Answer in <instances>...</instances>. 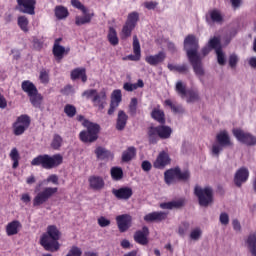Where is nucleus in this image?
<instances>
[{"instance_id": "f257e3e1", "label": "nucleus", "mask_w": 256, "mask_h": 256, "mask_svg": "<svg viewBox=\"0 0 256 256\" xmlns=\"http://www.w3.org/2000/svg\"><path fill=\"white\" fill-rule=\"evenodd\" d=\"M184 49L194 69L195 75H197V77H203V75H205V70L203 69V64L201 63V56L197 52L199 49V42L197 38H195L193 35L187 36L184 40Z\"/></svg>"}, {"instance_id": "f03ea898", "label": "nucleus", "mask_w": 256, "mask_h": 256, "mask_svg": "<svg viewBox=\"0 0 256 256\" xmlns=\"http://www.w3.org/2000/svg\"><path fill=\"white\" fill-rule=\"evenodd\" d=\"M58 239H61V232L57 226L50 225L47 228V233L41 237L40 243L46 251L54 253V251H59Z\"/></svg>"}, {"instance_id": "7ed1b4c3", "label": "nucleus", "mask_w": 256, "mask_h": 256, "mask_svg": "<svg viewBox=\"0 0 256 256\" xmlns=\"http://www.w3.org/2000/svg\"><path fill=\"white\" fill-rule=\"evenodd\" d=\"M61 163H63V156H61V154L53 156L43 154L35 157L31 161L33 167H42L43 169H55V167H59Z\"/></svg>"}, {"instance_id": "20e7f679", "label": "nucleus", "mask_w": 256, "mask_h": 256, "mask_svg": "<svg viewBox=\"0 0 256 256\" xmlns=\"http://www.w3.org/2000/svg\"><path fill=\"white\" fill-rule=\"evenodd\" d=\"M224 147H233V141L227 130H221L216 134V141L212 144L210 153L218 159Z\"/></svg>"}, {"instance_id": "39448f33", "label": "nucleus", "mask_w": 256, "mask_h": 256, "mask_svg": "<svg viewBox=\"0 0 256 256\" xmlns=\"http://www.w3.org/2000/svg\"><path fill=\"white\" fill-rule=\"evenodd\" d=\"M82 125L86 130L80 132V141H82V143H95V141L99 139V124L93 123L89 120H84Z\"/></svg>"}, {"instance_id": "423d86ee", "label": "nucleus", "mask_w": 256, "mask_h": 256, "mask_svg": "<svg viewBox=\"0 0 256 256\" xmlns=\"http://www.w3.org/2000/svg\"><path fill=\"white\" fill-rule=\"evenodd\" d=\"M171 133H173V130L169 126H152L148 129L149 143L155 145L159 139H169V137H171Z\"/></svg>"}, {"instance_id": "0eeeda50", "label": "nucleus", "mask_w": 256, "mask_h": 256, "mask_svg": "<svg viewBox=\"0 0 256 256\" xmlns=\"http://www.w3.org/2000/svg\"><path fill=\"white\" fill-rule=\"evenodd\" d=\"M196 197H198L199 205L201 207H209L213 203V188L196 186L194 189Z\"/></svg>"}, {"instance_id": "6e6552de", "label": "nucleus", "mask_w": 256, "mask_h": 256, "mask_svg": "<svg viewBox=\"0 0 256 256\" xmlns=\"http://www.w3.org/2000/svg\"><path fill=\"white\" fill-rule=\"evenodd\" d=\"M190 175L188 170L181 171L179 168H173L164 173V180L167 185H173V183L179 180L187 181Z\"/></svg>"}, {"instance_id": "1a4fd4ad", "label": "nucleus", "mask_w": 256, "mask_h": 256, "mask_svg": "<svg viewBox=\"0 0 256 256\" xmlns=\"http://www.w3.org/2000/svg\"><path fill=\"white\" fill-rule=\"evenodd\" d=\"M59 188L57 187H45L42 191L38 192L33 198V207H41L45 205L53 195L57 194Z\"/></svg>"}, {"instance_id": "9d476101", "label": "nucleus", "mask_w": 256, "mask_h": 256, "mask_svg": "<svg viewBox=\"0 0 256 256\" xmlns=\"http://www.w3.org/2000/svg\"><path fill=\"white\" fill-rule=\"evenodd\" d=\"M139 21V13L131 12L128 14L127 20L122 28V39H127V37H131V33L133 29L137 26V22Z\"/></svg>"}, {"instance_id": "9b49d317", "label": "nucleus", "mask_w": 256, "mask_h": 256, "mask_svg": "<svg viewBox=\"0 0 256 256\" xmlns=\"http://www.w3.org/2000/svg\"><path fill=\"white\" fill-rule=\"evenodd\" d=\"M31 125V119L27 115H21L17 118L16 122L13 124L14 135H23Z\"/></svg>"}, {"instance_id": "f8f14e48", "label": "nucleus", "mask_w": 256, "mask_h": 256, "mask_svg": "<svg viewBox=\"0 0 256 256\" xmlns=\"http://www.w3.org/2000/svg\"><path fill=\"white\" fill-rule=\"evenodd\" d=\"M61 41H63V38H57L54 41L52 53L56 59V61H61L65 55H69V52L71 51V48L69 46L65 47L61 45Z\"/></svg>"}, {"instance_id": "ddd939ff", "label": "nucleus", "mask_w": 256, "mask_h": 256, "mask_svg": "<svg viewBox=\"0 0 256 256\" xmlns=\"http://www.w3.org/2000/svg\"><path fill=\"white\" fill-rule=\"evenodd\" d=\"M232 133L237 141H240V143H244V145L250 146L256 145V137L252 134L247 133L241 129H234Z\"/></svg>"}, {"instance_id": "4468645a", "label": "nucleus", "mask_w": 256, "mask_h": 256, "mask_svg": "<svg viewBox=\"0 0 256 256\" xmlns=\"http://www.w3.org/2000/svg\"><path fill=\"white\" fill-rule=\"evenodd\" d=\"M133 218L129 214H122L116 217V223L120 233H125L130 227Z\"/></svg>"}, {"instance_id": "2eb2a0df", "label": "nucleus", "mask_w": 256, "mask_h": 256, "mask_svg": "<svg viewBox=\"0 0 256 256\" xmlns=\"http://www.w3.org/2000/svg\"><path fill=\"white\" fill-rule=\"evenodd\" d=\"M19 5V10L21 13H27L28 15H35V5L37 1L35 0H17Z\"/></svg>"}, {"instance_id": "dca6fc26", "label": "nucleus", "mask_w": 256, "mask_h": 256, "mask_svg": "<svg viewBox=\"0 0 256 256\" xmlns=\"http://www.w3.org/2000/svg\"><path fill=\"white\" fill-rule=\"evenodd\" d=\"M171 164V157H169V154L165 151H162L157 156L156 160L153 163V167L155 169H165L167 165Z\"/></svg>"}, {"instance_id": "f3484780", "label": "nucleus", "mask_w": 256, "mask_h": 256, "mask_svg": "<svg viewBox=\"0 0 256 256\" xmlns=\"http://www.w3.org/2000/svg\"><path fill=\"white\" fill-rule=\"evenodd\" d=\"M112 194L116 197V199H120L122 201H127L133 197V189L129 187H122L119 189H113Z\"/></svg>"}, {"instance_id": "a211bd4d", "label": "nucleus", "mask_w": 256, "mask_h": 256, "mask_svg": "<svg viewBox=\"0 0 256 256\" xmlns=\"http://www.w3.org/2000/svg\"><path fill=\"white\" fill-rule=\"evenodd\" d=\"M149 228L147 226H143L142 230H138L134 233V241L139 245H147L149 243Z\"/></svg>"}, {"instance_id": "6ab92c4d", "label": "nucleus", "mask_w": 256, "mask_h": 256, "mask_svg": "<svg viewBox=\"0 0 256 256\" xmlns=\"http://www.w3.org/2000/svg\"><path fill=\"white\" fill-rule=\"evenodd\" d=\"M165 59H167V54L163 51H160L155 55L146 56L145 61L146 63H148V65H151L152 67H157V65L163 63Z\"/></svg>"}, {"instance_id": "aec40b11", "label": "nucleus", "mask_w": 256, "mask_h": 256, "mask_svg": "<svg viewBox=\"0 0 256 256\" xmlns=\"http://www.w3.org/2000/svg\"><path fill=\"white\" fill-rule=\"evenodd\" d=\"M167 212L158 211V212H151L144 216V221L146 223H153V221L159 223L161 221H165L167 219Z\"/></svg>"}, {"instance_id": "412c9836", "label": "nucleus", "mask_w": 256, "mask_h": 256, "mask_svg": "<svg viewBox=\"0 0 256 256\" xmlns=\"http://www.w3.org/2000/svg\"><path fill=\"white\" fill-rule=\"evenodd\" d=\"M249 179V170L247 168H240L234 177V183L237 187H241Z\"/></svg>"}, {"instance_id": "4be33fe9", "label": "nucleus", "mask_w": 256, "mask_h": 256, "mask_svg": "<svg viewBox=\"0 0 256 256\" xmlns=\"http://www.w3.org/2000/svg\"><path fill=\"white\" fill-rule=\"evenodd\" d=\"M83 16H76L75 17V25L81 27V25H87L91 23V20L95 17L94 12H89V9L86 12H82Z\"/></svg>"}, {"instance_id": "5701e85b", "label": "nucleus", "mask_w": 256, "mask_h": 256, "mask_svg": "<svg viewBox=\"0 0 256 256\" xmlns=\"http://www.w3.org/2000/svg\"><path fill=\"white\" fill-rule=\"evenodd\" d=\"M95 155L97 157V159H99L100 161H111L113 160V153H111V151L107 150V148L98 146L95 149Z\"/></svg>"}, {"instance_id": "b1692460", "label": "nucleus", "mask_w": 256, "mask_h": 256, "mask_svg": "<svg viewBox=\"0 0 256 256\" xmlns=\"http://www.w3.org/2000/svg\"><path fill=\"white\" fill-rule=\"evenodd\" d=\"M105 101H107V92L105 89L100 92H97L96 90L94 98H92V103H94V105H98L99 109H104Z\"/></svg>"}, {"instance_id": "393cba45", "label": "nucleus", "mask_w": 256, "mask_h": 256, "mask_svg": "<svg viewBox=\"0 0 256 256\" xmlns=\"http://www.w3.org/2000/svg\"><path fill=\"white\" fill-rule=\"evenodd\" d=\"M22 227L23 225H21L19 220H14L6 225V235H8V237L17 235V233L21 231Z\"/></svg>"}, {"instance_id": "a878e982", "label": "nucleus", "mask_w": 256, "mask_h": 256, "mask_svg": "<svg viewBox=\"0 0 256 256\" xmlns=\"http://www.w3.org/2000/svg\"><path fill=\"white\" fill-rule=\"evenodd\" d=\"M206 21L209 25H211V23H223V14L217 9L211 10L206 16Z\"/></svg>"}, {"instance_id": "bb28decb", "label": "nucleus", "mask_w": 256, "mask_h": 256, "mask_svg": "<svg viewBox=\"0 0 256 256\" xmlns=\"http://www.w3.org/2000/svg\"><path fill=\"white\" fill-rule=\"evenodd\" d=\"M133 51L134 55H129L130 61H139L141 59V44L137 36H133Z\"/></svg>"}, {"instance_id": "cd10ccee", "label": "nucleus", "mask_w": 256, "mask_h": 256, "mask_svg": "<svg viewBox=\"0 0 256 256\" xmlns=\"http://www.w3.org/2000/svg\"><path fill=\"white\" fill-rule=\"evenodd\" d=\"M221 46V40L217 37L211 38L208 42V46L204 47L202 49V55L205 57L206 55H209L212 49H215L217 51V47Z\"/></svg>"}, {"instance_id": "c85d7f7f", "label": "nucleus", "mask_w": 256, "mask_h": 256, "mask_svg": "<svg viewBox=\"0 0 256 256\" xmlns=\"http://www.w3.org/2000/svg\"><path fill=\"white\" fill-rule=\"evenodd\" d=\"M89 185L94 191H99L105 187V181L101 176H91L89 178Z\"/></svg>"}, {"instance_id": "c756f323", "label": "nucleus", "mask_w": 256, "mask_h": 256, "mask_svg": "<svg viewBox=\"0 0 256 256\" xmlns=\"http://www.w3.org/2000/svg\"><path fill=\"white\" fill-rule=\"evenodd\" d=\"M129 116L125 113V111L120 110L118 112L117 121H116V129L117 131H123L125 127H127V120Z\"/></svg>"}, {"instance_id": "7c9ffc66", "label": "nucleus", "mask_w": 256, "mask_h": 256, "mask_svg": "<svg viewBox=\"0 0 256 256\" xmlns=\"http://www.w3.org/2000/svg\"><path fill=\"white\" fill-rule=\"evenodd\" d=\"M245 245L252 256H256V234H250L246 240Z\"/></svg>"}, {"instance_id": "2f4dec72", "label": "nucleus", "mask_w": 256, "mask_h": 256, "mask_svg": "<svg viewBox=\"0 0 256 256\" xmlns=\"http://www.w3.org/2000/svg\"><path fill=\"white\" fill-rule=\"evenodd\" d=\"M21 87H22V91H24V93H26L28 97H30L31 95H34V93H37L38 91L35 84H33V82L29 80H24L21 84Z\"/></svg>"}, {"instance_id": "473e14b6", "label": "nucleus", "mask_w": 256, "mask_h": 256, "mask_svg": "<svg viewBox=\"0 0 256 256\" xmlns=\"http://www.w3.org/2000/svg\"><path fill=\"white\" fill-rule=\"evenodd\" d=\"M71 79H81L83 83H87V74L85 73V68H76L71 72Z\"/></svg>"}, {"instance_id": "72a5a7b5", "label": "nucleus", "mask_w": 256, "mask_h": 256, "mask_svg": "<svg viewBox=\"0 0 256 256\" xmlns=\"http://www.w3.org/2000/svg\"><path fill=\"white\" fill-rule=\"evenodd\" d=\"M143 87H145V83L143 82L142 79H139L137 83L134 84L129 82L123 84L124 91L128 92L137 91V89H143Z\"/></svg>"}, {"instance_id": "f704fd0d", "label": "nucleus", "mask_w": 256, "mask_h": 256, "mask_svg": "<svg viewBox=\"0 0 256 256\" xmlns=\"http://www.w3.org/2000/svg\"><path fill=\"white\" fill-rule=\"evenodd\" d=\"M164 105L165 107H170L173 113H185V108L181 104H176L171 99H166Z\"/></svg>"}, {"instance_id": "c9c22d12", "label": "nucleus", "mask_w": 256, "mask_h": 256, "mask_svg": "<svg viewBox=\"0 0 256 256\" xmlns=\"http://www.w3.org/2000/svg\"><path fill=\"white\" fill-rule=\"evenodd\" d=\"M55 17H57L59 20L67 19L69 17V10L65 6H56L54 9Z\"/></svg>"}, {"instance_id": "e433bc0d", "label": "nucleus", "mask_w": 256, "mask_h": 256, "mask_svg": "<svg viewBox=\"0 0 256 256\" xmlns=\"http://www.w3.org/2000/svg\"><path fill=\"white\" fill-rule=\"evenodd\" d=\"M135 155H137V150L135 149V147H129L126 151L122 153V161H124V163H127L131 161V159H133Z\"/></svg>"}, {"instance_id": "4c0bfd02", "label": "nucleus", "mask_w": 256, "mask_h": 256, "mask_svg": "<svg viewBox=\"0 0 256 256\" xmlns=\"http://www.w3.org/2000/svg\"><path fill=\"white\" fill-rule=\"evenodd\" d=\"M9 157L11 161H13L12 168L17 169V167H19V161L21 159V155H19V150H17V148H13L10 151Z\"/></svg>"}, {"instance_id": "58836bf2", "label": "nucleus", "mask_w": 256, "mask_h": 256, "mask_svg": "<svg viewBox=\"0 0 256 256\" xmlns=\"http://www.w3.org/2000/svg\"><path fill=\"white\" fill-rule=\"evenodd\" d=\"M107 39L109 43L112 44L114 47L116 45H119V37H117V30H115V28H109Z\"/></svg>"}, {"instance_id": "ea45409f", "label": "nucleus", "mask_w": 256, "mask_h": 256, "mask_svg": "<svg viewBox=\"0 0 256 256\" xmlns=\"http://www.w3.org/2000/svg\"><path fill=\"white\" fill-rule=\"evenodd\" d=\"M151 115L155 121H158V123H161L162 125L165 123V112H163V110L155 108Z\"/></svg>"}, {"instance_id": "a19ab883", "label": "nucleus", "mask_w": 256, "mask_h": 256, "mask_svg": "<svg viewBox=\"0 0 256 256\" xmlns=\"http://www.w3.org/2000/svg\"><path fill=\"white\" fill-rule=\"evenodd\" d=\"M179 207H183L182 200H177V201L166 202V203L160 204L161 209H179Z\"/></svg>"}, {"instance_id": "79ce46f5", "label": "nucleus", "mask_w": 256, "mask_h": 256, "mask_svg": "<svg viewBox=\"0 0 256 256\" xmlns=\"http://www.w3.org/2000/svg\"><path fill=\"white\" fill-rule=\"evenodd\" d=\"M175 91L181 99H185L189 90H187L182 81H178L175 86Z\"/></svg>"}, {"instance_id": "37998d69", "label": "nucleus", "mask_w": 256, "mask_h": 256, "mask_svg": "<svg viewBox=\"0 0 256 256\" xmlns=\"http://www.w3.org/2000/svg\"><path fill=\"white\" fill-rule=\"evenodd\" d=\"M30 102L32 103L33 107L39 108L41 107V103L43 101V96L39 94V91L29 96Z\"/></svg>"}, {"instance_id": "c03bdc74", "label": "nucleus", "mask_w": 256, "mask_h": 256, "mask_svg": "<svg viewBox=\"0 0 256 256\" xmlns=\"http://www.w3.org/2000/svg\"><path fill=\"white\" fill-rule=\"evenodd\" d=\"M110 173L114 181H121V179H123V169H121L120 167L111 168Z\"/></svg>"}, {"instance_id": "a18cd8bd", "label": "nucleus", "mask_w": 256, "mask_h": 256, "mask_svg": "<svg viewBox=\"0 0 256 256\" xmlns=\"http://www.w3.org/2000/svg\"><path fill=\"white\" fill-rule=\"evenodd\" d=\"M185 99L187 103H195V101H199V92L195 90H188Z\"/></svg>"}, {"instance_id": "49530a36", "label": "nucleus", "mask_w": 256, "mask_h": 256, "mask_svg": "<svg viewBox=\"0 0 256 256\" xmlns=\"http://www.w3.org/2000/svg\"><path fill=\"white\" fill-rule=\"evenodd\" d=\"M168 69L169 71H177L178 73H187V71H189L187 64H182V65L168 64Z\"/></svg>"}, {"instance_id": "de8ad7c7", "label": "nucleus", "mask_w": 256, "mask_h": 256, "mask_svg": "<svg viewBox=\"0 0 256 256\" xmlns=\"http://www.w3.org/2000/svg\"><path fill=\"white\" fill-rule=\"evenodd\" d=\"M202 236L203 230L199 227H196L191 230L189 238L191 239V241H199V239H201Z\"/></svg>"}, {"instance_id": "09e8293b", "label": "nucleus", "mask_w": 256, "mask_h": 256, "mask_svg": "<svg viewBox=\"0 0 256 256\" xmlns=\"http://www.w3.org/2000/svg\"><path fill=\"white\" fill-rule=\"evenodd\" d=\"M122 99H123V95L121 94V90L116 89L112 92L111 103H114L115 105H119Z\"/></svg>"}, {"instance_id": "8fccbe9b", "label": "nucleus", "mask_w": 256, "mask_h": 256, "mask_svg": "<svg viewBox=\"0 0 256 256\" xmlns=\"http://www.w3.org/2000/svg\"><path fill=\"white\" fill-rule=\"evenodd\" d=\"M137 105H138L137 98H132L128 107V113L132 117H135L137 115Z\"/></svg>"}, {"instance_id": "3c124183", "label": "nucleus", "mask_w": 256, "mask_h": 256, "mask_svg": "<svg viewBox=\"0 0 256 256\" xmlns=\"http://www.w3.org/2000/svg\"><path fill=\"white\" fill-rule=\"evenodd\" d=\"M18 25L20 29L24 31V33H27L29 31V20L25 16H20L18 18Z\"/></svg>"}, {"instance_id": "603ef678", "label": "nucleus", "mask_w": 256, "mask_h": 256, "mask_svg": "<svg viewBox=\"0 0 256 256\" xmlns=\"http://www.w3.org/2000/svg\"><path fill=\"white\" fill-rule=\"evenodd\" d=\"M216 55H217L218 63L220 65H225V63L227 62V60L225 58V53H223V50L219 46L216 48Z\"/></svg>"}, {"instance_id": "864d4df0", "label": "nucleus", "mask_w": 256, "mask_h": 256, "mask_svg": "<svg viewBox=\"0 0 256 256\" xmlns=\"http://www.w3.org/2000/svg\"><path fill=\"white\" fill-rule=\"evenodd\" d=\"M63 144V138L59 135H54V138L51 143V147L53 149L59 150L61 148V145Z\"/></svg>"}, {"instance_id": "5fc2aeb1", "label": "nucleus", "mask_w": 256, "mask_h": 256, "mask_svg": "<svg viewBox=\"0 0 256 256\" xmlns=\"http://www.w3.org/2000/svg\"><path fill=\"white\" fill-rule=\"evenodd\" d=\"M64 113L67 115V117H75V115H77V108L71 104H68L64 107Z\"/></svg>"}, {"instance_id": "6e6d98bb", "label": "nucleus", "mask_w": 256, "mask_h": 256, "mask_svg": "<svg viewBox=\"0 0 256 256\" xmlns=\"http://www.w3.org/2000/svg\"><path fill=\"white\" fill-rule=\"evenodd\" d=\"M187 231H189V223H181L178 227V235H180V237H185V235H187Z\"/></svg>"}, {"instance_id": "4d7b16f0", "label": "nucleus", "mask_w": 256, "mask_h": 256, "mask_svg": "<svg viewBox=\"0 0 256 256\" xmlns=\"http://www.w3.org/2000/svg\"><path fill=\"white\" fill-rule=\"evenodd\" d=\"M71 5L75 9H79L80 11H82V13L87 12V7H85V5H83V3H81V1L79 0H71Z\"/></svg>"}, {"instance_id": "13d9d810", "label": "nucleus", "mask_w": 256, "mask_h": 256, "mask_svg": "<svg viewBox=\"0 0 256 256\" xmlns=\"http://www.w3.org/2000/svg\"><path fill=\"white\" fill-rule=\"evenodd\" d=\"M95 93H97L96 89H88L82 93V97L85 99H91L93 101V98H95Z\"/></svg>"}, {"instance_id": "bf43d9fd", "label": "nucleus", "mask_w": 256, "mask_h": 256, "mask_svg": "<svg viewBox=\"0 0 256 256\" xmlns=\"http://www.w3.org/2000/svg\"><path fill=\"white\" fill-rule=\"evenodd\" d=\"M219 222L221 225H224V227H227V225H229V214L222 212L219 216Z\"/></svg>"}, {"instance_id": "052dcab7", "label": "nucleus", "mask_w": 256, "mask_h": 256, "mask_svg": "<svg viewBox=\"0 0 256 256\" xmlns=\"http://www.w3.org/2000/svg\"><path fill=\"white\" fill-rule=\"evenodd\" d=\"M98 225L100 227H109V225H111V220L105 218L104 216H101L100 218H98Z\"/></svg>"}, {"instance_id": "680f3d73", "label": "nucleus", "mask_w": 256, "mask_h": 256, "mask_svg": "<svg viewBox=\"0 0 256 256\" xmlns=\"http://www.w3.org/2000/svg\"><path fill=\"white\" fill-rule=\"evenodd\" d=\"M239 62V57H237V55L232 54L229 57V65L230 67L235 68L237 66V63Z\"/></svg>"}, {"instance_id": "e2e57ef3", "label": "nucleus", "mask_w": 256, "mask_h": 256, "mask_svg": "<svg viewBox=\"0 0 256 256\" xmlns=\"http://www.w3.org/2000/svg\"><path fill=\"white\" fill-rule=\"evenodd\" d=\"M47 183H53V185H59V176L52 174L46 179Z\"/></svg>"}, {"instance_id": "0e129e2a", "label": "nucleus", "mask_w": 256, "mask_h": 256, "mask_svg": "<svg viewBox=\"0 0 256 256\" xmlns=\"http://www.w3.org/2000/svg\"><path fill=\"white\" fill-rule=\"evenodd\" d=\"M40 81L42 83H47L49 81V73H47V71L42 70L40 72Z\"/></svg>"}, {"instance_id": "69168bd1", "label": "nucleus", "mask_w": 256, "mask_h": 256, "mask_svg": "<svg viewBox=\"0 0 256 256\" xmlns=\"http://www.w3.org/2000/svg\"><path fill=\"white\" fill-rule=\"evenodd\" d=\"M157 5H159V3H157L156 1H149L144 3V7H146V9H149V10L155 9Z\"/></svg>"}, {"instance_id": "338daca9", "label": "nucleus", "mask_w": 256, "mask_h": 256, "mask_svg": "<svg viewBox=\"0 0 256 256\" xmlns=\"http://www.w3.org/2000/svg\"><path fill=\"white\" fill-rule=\"evenodd\" d=\"M21 201L24 202L25 205H28V203H31V195H29V193L22 194Z\"/></svg>"}, {"instance_id": "774afa93", "label": "nucleus", "mask_w": 256, "mask_h": 256, "mask_svg": "<svg viewBox=\"0 0 256 256\" xmlns=\"http://www.w3.org/2000/svg\"><path fill=\"white\" fill-rule=\"evenodd\" d=\"M141 167H142L143 171L147 172V171H149L151 169V167H153V165H151V162L146 160V161L142 162Z\"/></svg>"}]
</instances>
